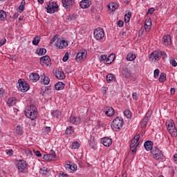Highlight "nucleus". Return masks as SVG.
Segmentation results:
<instances>
[{
	"mask_svg": "<svg viewBox=\"0 0 177 177\" xmlns=\"http://www.w3.org/2000/svg\"><path fill=\"white\" fill-rule=\"evenodd\" d=\"M101 143L104 145L106 147H109L111 146V143H113V140H111V138H104L101 140Z\"/></svg>",
	"mask_w": 177,
	"mask_h": 177,
	"instance_id": "6ab92c4d",
	"label": "nucleus"
},
{
	"mask_svg": "<svg viewBox=\"0 0 177 177\" xmlns=\"http://www.w3.org/2000/svg\"><path fill=\"white\" fill-rule=\"evenodd\" d=\"M166 127L167 128V131L171 135V136H177L176 128L175 127V123L174 120H169L166 122Z\"/></svg>",
	"mask_w": 177,
	"mask_h": 177,
	"instance_id": "20e7f679",
	"label": "nucleus"
},
{
	"mask_svg": "<svg viewBox=\"0 0 177 177\" xmlns=\"http://www.w3.org/2000/svg\"><path fill=\"white\" fill-rule=\"evenodd\" d=\"M80 148V142H74L72 144V149H79Z\"/></svg>",
	"mask_w": 177,
	"mask_h": 177,
	"instance_id": "a18cd8bd",
	"label": "nucleus"
},
{
	"mask_svg": "<svg viewBox=\"0 0 177 177\" xmlns=\"http://www.w3.org/2000/svg\"><path fill=\"white\" fill-rule=\"evenodd\" d=\"M160 57L165 59L167 57V53L164 51H154L149 55V60L154 63L160 60Z\"/></svg>",
	"mask_w": 177,
	"mask_h": 177,
	"instance_id": "7ed1b4c3",
	"label": "nucleus"
},
{
	"mask_svg": "<svg viewBox=\"0 0 177 177\" xmlns=\"http://www.w3.org/2000/svg\"><path fill=\"white\" fill-rule=\"evenodd\" d=\"M171 95H175V89L174 88H171L170 90Z\"/></svg>",
	"mask_w": 177,
	"mask_h": 177,
	"instance_id": "338daca9",
	"label": "nucleus"
},
{
	"mask_svg": "<svg viewBox=\"0 0 177 177\" xmlns=\"http://www.w3.org/2000/svg\"><path fill=\"white\" fill-rule=\"evenodd\" d=\"M124 115H125V117L127 118H131V117L132 115V113H131V111L127 109V110L124 111Z\"/></svg>",
	"mask_w": 177,
	"mask_h": 177,
	"instance_id": "c03bdc74",
	"label": "nucleus"
},
{
	"mask_svg": "<svg viewBox=\"0 0 177 177\" xmlns=\"http://www.w3.org/2000/svg\"><path fill=\"white\" fill-rule=\"evenodd\" d=\"M37 53H38L39 56H44V55H46V50L45 48H37Z\"/></svg>",
	"mask_w": 177,
	"mask_h": 177,
	"instance_id": "473e14b6",
	"label": "nucleus"
},
{
	"mask_svg": "<svg viewBox=\"0 0 177 177\" xmlns=\"http://www.w3.org/2000/svg\"><path fill=\"white\" fill-rule=\"evenodd\" d=\"M65 71H66V73L67 74H70V73H71V68H70V67H66V68H65Z\"/></svg>",
	"mask_w": 177,
	"mask_h": 177,
	"instance_id": "680f3d73",
	"label": "nucleus"
},
{
	"mask_svg": "<svg viewBox=\"0 0 177 177\" xmlns=\"http://www.w3.org/2000/svg\"><path fill=\"white\" fill-rule=\"evenodd\" d=\"M55 45L57 48H59V49H64V48L68 46V43L66 40L58 39L55 43Z\"/></svg>",
	"mask_w": 177,
	"mask_h": 177,
	"instance_id": "9b49d317",
	"label": "nucleus"
},
{
	"mask_svg": "<svg viewBox=\"0 0 177 177\" xmlns=\"http://www.w3.org/2000/svg\"><path fill=\"white\" fill-rule=\"evenodd\" d=\"M26 168L27 162H26V161L24 160H19L17 164V169H19V171L23 172V171H24V169H26Z\"/></svg>",
	"mask_w": 177,
	"mask_h": 177,
	"instance_id": "2eb2a0df",
	"label": "nucleus"
},
{
	"mask_svg": "<svg viewBox=\"0 0 177 177\" xmlns=\"http://www.w3.org/2000/svg\"><path fill=\"white\" fill-rule=\"evenodd\" d=\"M65 168L66 169H67V171H71V172H75V171H77V165H70L68 163H67L65 165Z\"/></svg>",
	"mask_w": 177,
	"mask_h": 177,
	"instance_id": "5701e85b",
	"label": "nucleus"
},
{
	"mask_svg": "<svg viewBox=\"0 0 177 177\" xmlns=\"http://www.w3.org/2000/svg\"><path fill=\"white\" fill-rule=\"evenodd\" d=\"M145 30L147 32H149L151 29V19H147L145 21Z\"/></svg>",
	"mask_w": 177,
	"mask_h": 177,
	"instance_id": "412c9836",
	"label": "nucleus"
},
{
	"mask_svg": "<svg viewBox=\"0 0 177 177\" xmlns=\"http://www.w3.org/2000/svg\"><path fill=\"white\" fill-rule=\"evenodd\" d=\"M118 26L119 27H124V21L120 20L118 22Z\"/></svg>",
	"mask_w": 177,
	"mask_h": 177,
	"instance_id": "052dcab7",
	"label": "nucleus"
},
{
	"mask_svg": "<svg viewBox=\"0 0 177 177\" xmlns=\"http://www.w3.org/2000/svg\"><path fill=\"white\" fill-rule=\"evenodd\" d=\"M6 19V12L4 10H0V21H3Z\"/></svg>",
	"mask_w": 177,
	"mask_h": 177,
	"instance_id": "72a5a7b5",
	"label": "nucleus"
},
{
	"mask_svg": "<svg viewBox=\"0 0 177 177\" xmlns=\"http://www.w3.org/2000/svg\"><path fill=\"white\" fill-rule=\"evenodd\" d=\"M17 135H23V128L20 126H17L16 129Z\"/></svg>",
	"mask_w": 177,
	"mask_h": 177,
	"instance_id": "37998d69",
	"label": "nucleus"
},
{
	"mask_svg": "<svg viewBox=\"0 0 177 177\" xmlns=\"http://www.w3.org/2000/svg\"><path fill=\"white\" fill-rule=\"evenodd\" d=\"M154 78H158V75H160V70L156 69L153 73Z\"/></svg>",
	"mask_w": 177,
	"mask_h": 177,
	"instance_id": "de8ad7c7",
	"label": "nucleus"
},
{
	"mask_svg": "<svg viewBox=\"0 0 177 177\" xmlns=\"http://www.w3.org/2000/svg\"><path fill=\"white\" fill-rule=\"evenodd\" d=\"M66 20H67L68 21H74V20H75V19H74V17H73V15H68V16L66 17Z\"/></svg>",
	"mask_w": 177,
	"mask_h": 177,
	"instance_id": "8fccbe9b",
	"label": "nucleus"
},
{
	"mask_svg": "<svg viewBox=\"0 0 177 177\" xmlns=\"http://www.w3.org/2000/svg\"><path fill=\"white\" fill-rule=\"evenodd\" d=\"M163 44L165 45V46H168L169 45H171L172 44V40L171 39V35H166L163 37Z\"/></svg>",
	"mask_w": 177,
	"mask_h": 177,
	"instance_id": "a211bd4d",
	"label": "nucleus"
},
{
	"mask_svg": "<svg viewBox=\"0 0 177 177\" xmlns=\"http://www.w3.org/2000/svg\"><path fill=\"white\" fill-rule=\"evenodd\" d=\"M122 75L124 78H131V77H132V73L131 72V70L128 69V68H123Z\"/></svg>",
	"mask_w": 177,
	"mask_h": 177,
	"instance_id": "f3484780",
	"label": "nucleus"
},
{
	"mask_svg": "<svg viewBox=\"0 0 177 177\" xmlns=\"http://www.w3.org/2000/svg\"><path fill=\"white\" fill-rule=\"evenodd\" d=\"M140 138V136L139 134H137L135 136V137L133 138V140H135L136 142H139V139Z\"/></svg>",
	"mask_w": 177,
	"mask_h": 177,
	"instance_id": "6e6d98bb",
	"label": "nucleus"
},
{
	"mask_svg": "<svg viewBox=\"0 0 177 177\" xmlns=\"http://www.w3.org/2000/svg\"><path fill=\"white\" fill-rule=\"evenodd\" d=\"M75 2V0H62V4L65 9H70Z\"/></svg>",
	"mask_w": 177,
	"mask_h": 177,
	"instance_id": "4468645a",
	"label": "nucleus"
},
{
	"mask_svg": "<svg viewBox=\"0 0 177 177\" xmlns=\"http://www.w3.org/2000/svg\"><path fill=\"white\" fill-rule=\"evenodd\" d=\"M80 5L82 9H88V8L92 5V1L89 0H82Z\"/></svg>",
	"mask_w": 177,
	"mask_h": 177,
	"instance_id": "dca6fc26",
	"label": "nucleus"
},
{
	"mask_svg": "<svg viewBox=\"0 0 177 177\" xmlns=\"http://www.w3.org/2000/svg\"><path fill=\"white\" fill-rule=\"evenodd\" d=\"M166 80H167V75L164 73H162L158 79L159 82H165Z\"/></svg>",
	"mask_w": 177,
	"mask_h": 177,
	"instance_id": "e433bc0d",
	"label": "nucleus"
},
{
	"mask_svg": "<svg viewBox=\"0 0 177 177\" xmlns=\"http://www.w3.org/2000/svg\"><path fill=\"white\" fill-rule=\"evenodd\" d=\"M132 97H133V99L134 100H138V93H133Z\"/></svg>",
	"mask_w": 177,
	"mask_h": 177,
	"instance_id": "bf43d9fd",
	"label": "nucleus"
},
{
	"mask_svg": "<svg viewBox=\"0 0 177 177\" xmlns=\"http://www.w3.org/2000/svg\"><path fill=\"white\" fill-rule=\"evenodd\" d=\"M170 64H171V66H173V67H176V66H177V63L175 59H171L170 61Z\"/></svg>",
	"mask_w": 177,
	"mask_h": 177,
	"instance_id": "5fc2aeb1",
	"label": "nucleus"
},
{
	"mask_svg": "<svg viewBox=\"0 0 177 177\" xmlns=\"http://www.w3.org/2000/svg\"><path fill=\"white\" fill-rule=\"evenodd\" d=\"M64 86H66V84L62 82H59L55 85L56 91H62L64 89Z\"/></svg>",
	"mask_w": 177,
	"mask_h": 177,
	"instance_id": "cd10ccee",
	"label": "nucleus"
},
{
	"mask_svg": "<svg viewBox=\"0 0 177 177\" xmlns=\"http://www.w3.org/2000/svg\"><path fill=\"white\" fill-rule=\"evenodd\" d=\"M39 41H41V38L38 36L35 37L32 40L33 45H38V44H39Z\"/></svg>",
	"mask_w": 177,
	"mask_h": 177,
	"instance_id": "a19ab883",
	"label": "nucleus"
},
{
	"mask_svg": "<svg viewBox=\"0 0 177 177\" xmlns=\"http://www.w3.org/2000/svg\"><path fill=\"white\" fill-rule=\"evenodd\" d=\"M115 59V55L113 53L111 54L106 59L105 64H111Z\"/></svg>",
	"mask_w": 177,
	"mask_h": 177,
	"instance_id": "bb28decb",
	"label": "nucleus"
},
{
	"mask_svg": "<svg viewBox=\"0 0 177 177\" xmlns=\"http://www.w3.org/2000/svg\"><path fill=\"white\" fill-rule=\"evenodd\" d=\"M39 173L42 176L46 177L48 176L49 175V171H48V168L46 167H43L39 169Z\"/></svg>",
	"mask_w": 177,
	"mask_h": 177,
	"instance_id": "c756f323",
	"label": "nucleus"
},
{
	"mask_svg": "<svg viewBox=\"0 0 177 177\" xmlns=\"http://www.w3.org/2000/svg\"><path fill=\"white\" fill-rule=\"evenodd\" d=\"M43 158L46 161H53L56 158V153H55V152H52V153L44 155Z\"/></svg>",
	"mask_w": 177,
	"mask_h": 177,
	"instance_id": "aec40b11",
	"label": "nucleus"
},
{
	"mask_svg": "<svg viewBox=\"0 0 177 177\" xmlns=\"http://www.w3.org/2000/svg\"><path fill=\"white\" fill-rule=\"evenodd\" d=\"M57 8H59L57 3L55 2L50 3L47 6V12L48 13H55L57 10Z\"/></svg>",
	"mask_w": 177,
	"mask_h": 177,
	"instance_id": "ddd939ff",
	"label": "nucleus"
},
{
	"mask_svg": "<svg viewBox=\"0 0 177 177\" xmlns=\"http://www.w3.org/2000/svg\"><path fill=\"white\" fill-rule=\"evenodd\" d=\"M40 64L43 67H48V66H50L51 62H50V58L49 57V56L46 55V56L41 57L40 58Z\"/></svg>",
	"mask_w": 177,
	"mask_h": 177,
	"instance_id": "9d476101",
	"label": "nucleus"
},
{
	"mask_svg": "<svg viewBox=\"0 0 177 177\" xmlns=\"http://www.w3.org/2000/svg\"><path fill=\"white\" fill-rule=\"evenodd\" d=\"M70 122L71 124H75L77 125V124H80L81 123V118H76L75 116L71 115L69 119Z\"/></svg>",
	"mask_w": 177,
	"mask_h": 177,
	"instance_id": "b1692460",
	"label": "nucleus"
},
{
	"mask_svg": "<svg viewBox=\"0 0 177 177\" xmlns=\"http://www.w3.org/2000/svg\"><path fill=\"white\" fill-rule=\"evenodd\" d=\"M72 16L73 17V19H75V20H77V19H78V15L77 14H74Z\"/></svg>",
	"mask_w": 177,
	"mask_h": 177,
	"instance_id": "774afa93",
	"label": "nucleus"
},
{
	"mask_svg": "<svg viewBox=\"0 0 177 177\" xmlns=\"http://www.w3.org/2000/svg\"><path fill=\"white\" fill-rule=\"evenodd\" d=\"M154 10H156V9H154V8H149L148 10L147 13H149V15H153V13H154Z\"/></svg>",
	"mask_w": 177,
	"mask_h": 177,
	"instance_id": "4d7b16f0",
	"label": "nucleus"
},
{
	"mask_svg": "<svg viewBox=\"0 0 177 177\" xmlns=\"http://www.w3.org/2000/svg\"><path fill=\"white\" fill-rule=\"evenodd\" d=\"M29 78L32 82H37L39 80V75L32 73L30 75Z\"/></svg>",
	"mask_w": 177,
	"mask_h": 177,
	"instance_id": "a878e982",
	"label": "nucleus"
},
{
	"mask_svg": "<svg viewBox=\"0 0 177 177\" xmlns=\"http://www.w3.org/2000/svg\"><path fill=\"white\" fill-rule=\"evenodd\" d=\"M62 60H63V62H67V60H68V53H66Z\"/></svg>",
	"mask_w": 177,
	"mask_h": 177,
	"instance_id": "864d4df0",
	"label": "nucleus"
},
{
	"mask_svg": "<svg viewBox=\"0 0 177 177\" xmlns=\"http://www.w3.org/2000/svg\"><path fill=\"white\" fill-rule=\"evenodd\" d=\"M131 16H132V12H129L128 14L124 15V21L128 23L131 20Z\"/></svg>",
	"mask_w": 177,
	"mask_h": 177,
	"instance_id": "58836bf2",
	"label": "nucleus"
},
{
	"mask_svg": "<svg viewBox=\"0 0 177 177\" xmlns=\"http://www.w3.org/2000/svg\"><path fill=\"white\" fill-rule=\"evenodd\" d=\"M136 143H138L137 141H136L135 140H131V144H130V149L131 151H132V153H136L137 149H136Z\"/></svg>",
	"mask_w": 177,
	"mask_h": 177,
	"instance_id": "c85d7f7f",
	"label": "nucleus"
},
{
	"mask_svg": "<svg viewBox=\"0 0 177 177\" xmlns=\"http://www.w3.org/2000/svg\"><path fill=\"white\" fill-rule=\"evenodd\" d=\"M53 73L57 80H64L66 78V75L62 68H55L53 70Z\"/></svg>",
	"mask_w": 177,
	"mask_h": 177,
	"instance_id": "0eeeda50",
	"label": "nucleus"
},
{
	"mask_svg": "<svg viewBox=\"0 0 177 177\" xmlns=\"http://www.w3.org/2000/svg\"><path fill=\"white\" fill-rule=\"evenodd\" d=\"M109 9H110V10H112V12H114V10H115V9H117V8H118V6H117V3H111L108 6Z\"/></svg>",
	"mask_w": 177,
	"mask_h": 177,
	"instance_id": "f704fd0d",
	"label": "nucleus"
},
{
	"mask_svg": "<svg viewBox=\"0 0 177 177\" xmlns=\"http://www.w3.org/2000/svg\"><path fill=\"white\" fill-rule=\"evenodd\" d=\"M94 38L97 39V41H100L104 38V30L101 28H97L93 32Z\"/></svg>",
	"mask_w": 177,
	"mask_h": 177,
	"instance_id": "423d86ee",
	"label": "nucleus"
},
{
	"mask_svg": "<svg viewBox=\"0 0 177 177\" xmlns=\"http://www.w3.org/2000/svg\"><path fill=\"white\" fill-rule=\"evenodd\" d=\"M144 147L147 151H150V150H153V142L151 141H146L144 144Z\"/></svg>",
	"mask_w": 177,
	"mask_h": 177,
	"instance_id": "4be33fe9",
	"label": "nucleus"
},
{
	"mask_svg": "<svg viewBox=\"0 0 177 177\" xmlns=\"http://www.w3.org/2000/svg\"><path fill=\"white\" fill-rule=\"evenodd\" d=\"M5 44H6V39H4L0 41V46L5 45Z\"/></svg>",
	"mask_w": 177,
	"mask_h": 177,
	"instance_id": "69168bd1",
	"label": "nucleus"
},
{
	"mask_svg": "<svg viewBox=\"0 0 177 177\" xmlns=\"http://www.w3.org/2000/svg\"><path fill=\"white\" fill-rule=\"evenodd\" d=\"M42 80H43V84L44 85H48L49 82H50V79L48 76H44L42 77Z\"/></svg>",
	"mask_w": 177,
	"mask_h": 177,
	"instance_id": "ea45409f",
	"label": "nucleus"
},
{
	"mask_svg": "<svg viewBox=\"0 0 177 177\" xmlns=\"http://www.w3.org/2000/svg\"><path fill=\"white\" fill-rule=\"evenodd\" d=\"M35 156H37V157H42V154L41 153V152H39V151H37L35 152Z\"/></svg>",
	"mask_w": 177,
	"mask_h": 177,
	"instance_id": "0e129e2a",
	"label": "nucleus"
},
{
	"mask_svg": "<svg viewBox=\"0 0 177 177\" xmlns=\"http://www.w3.org/2000/svg\"><path fill=\"white\" fill-rule=\"evenodd\" d=\"M18 84V89L21 91V92H27V91L30 89V84H28L27 82L21 81V79L19 80Z\"/></svg>",
	"mask_w": 177,
	"mask_h": 177,
	"instance_id": "6e6552de",
	"label": "nucleus"
},
{
	"mask_svg": "<svg viewBox=\"0 0 177 177\" xmlns=\"http://www.w3.org/2000/svg\"><path fill=\"white\" fill-rule=\"evenodd\" d=\"M87 55H88V52L86 51V50L85 49L80 50L77 54L75 59L77 62H81L82 60H85V59H86Z\"/></svg>",
	"mask_w": 177,
	"mask_h": 177,
	"instance_id": "1a4fd4ad",
	"label": "nucleus"
},
{
	"mask_svg": "<svg viewBox=\"0 0 177 177\" xmlns=\"http://www.w3.org/2000/svg\"><path fill=\"white\" fill-rule=\"evenodd\" d=\"M7 104L9 106V107H11V106H15L16 104V98H9L7 101Z\"/></svg>",
	"mask_w": 177,
	"mask_h": 177,
	"instance_id": "7c9ffc66",
	"label": "nucleus"
},
{
	"mask_svg": "<svg viewBox=\"0 0 177 177\" xmlns=\"http://www.w3.org/2000/svg\"><path fill=\"white\" fill-rule=\"evenodd\" d=\"M106 59H107V55H101V56H100V60H101V62H103V60H106Z\"/></svg>",
	"mask_w": 177,
	"mask_h": 177,
	"instance_id": "e2e57ef3",
	"label": "nucleus"
},
{
	"mask_svg": "<svg viewBox=\"0 0 177 177\" xmlns=\"http://www.w3.org/2000/svg\"><path fill=\"white\" fill-rule=\"evenodd\" d=\"M124 125V120L122 118H115L112 123H111V128L115 132H118L120 129H122V127Z\"/></svg>",
	"mask_w": 177,
	"mask_h": 177,
	"instance_id": "f03ea898",
	"label": "nucleus"
},
{
	"mask_svg": "<svg viewBox=\"0 0 177 177\" xmlns=\"http://www.w3.org/2000/svg\"><path fill=\"white\" fill-rule=\"evenodd\" d=\"M103 111L105 112V114L106 115H107V117H113V115L115 114V111L114 110V108L109 106H104Z\"/></svg>",
	"mask_w": 177,
	"mask_h": 177,
	"instance_id": "f8f14e48",
	"label": "nucleus"
},
{
	"mask_svg": "<svg viewBox=\"0 0 177 177\" xmlns=\"http://www.w3.org/2000/svg\"><path fill=\"white\" fill-rule=\"evenodd\" d=\"M74 132V128L73 127H69L66 130V135H71Z\"/></svg>",
	"mask_w": 177,
	"mask_h": 177,
	"instance_id": "79ce46f5",
	"label": "nucleus"
},
{
	"mask_svg": "<svg viewBox=\"0 0 177 177\" xmlns=\"http://www.w3.org/2000/svg\"><path fill=\"white\" fill-rule=\"evenodd\" d=\"M59 39V37L57 36V35H56L55 36H54L53 37V39L50 40V45H52V44H53L54 42H57V40Z\"/></svg>",
	"mask_w": 177,
	"mask_h": 177,
	"instance_id": "49530a36",
	"label": "nucleus"
},
{
	"mask_svg": "<svg viewBox=\"0 0 177 177\" xmlns=\"http://www.w3.org/2000/svg\"><path fill=\"white\" fill-rule=\"evenodd\" d=\"M5 95V90L3 88H0V97H3Z\"/></svg>",
	"mask_w": 177,
	"mask_h": 177,
	"instance_id": "603ef678",
	"label": "nucleus"
},
{
	"mask_svg": "<svg viewBox=\"0 0 177 177\" xmlns=\"http://www.w3.org/2000/svg\"><path fill=\"white\" fill-rule=\"evenodd\" d=\"M51 115H53V117H56V118H60L62 112L59 111H54L51 113Z\"/></svg>",
	"mask_w": 177,
	"mask_h": 177,
	"instance_id": "c9c22d12",
	"label": "nucleus"
},
{
	"mask_svg": "<svg viewBox=\"0 0 177 177\" xmlns=\"http://www.w3.org/2000/svg\"><path fill=\"white\" fill-rule=\"evenodd\" d=\"M24 5H26V1H24V0H23L21 2V5L19 7V10H21V12H23V10H24Z\"/></svg>",
	"mask_w": 177,
	"mask_h": 177,
	"instance_id": "09e8293b",
	"label": "nucleus"
},
{
	"mask_svg": "<svg viewBox=\"0 0 177 177\" xmlns=\"http://www.w3.org/2000/svg\"><path fill=\"white\" fill-rule=\"evenodd\" d=\"M136 59V55L133 53H130L127 55V60L129 62H132Z\"/></svg>",
	"mask_w": 177,
	"mask_h": 177,
	"instance_id": "2f4dec72",
	"label": "nucleus"
},
{
	"mask_svg": "<svg viewBox=\"0 0 177 177\" xmlns=\"http://www.w3.org/2000/svg\"><path fill=\"white\" fill-rule=\"evenodd\" d=\"M44 132H45V133H49V132H50V127H45Z\"/></svg>",
	"mask_w": 177,
	"mask_h": 177,
	"instance_id": "13d9d810",
	"label": "nucleus"
},
{
	"mask_svg": "<svg viewBox=\"0 0 177 177\" xmlns=\"http://www.w3.org/2000/svg\"><path fill=\"white\" fill-rule=\"evenodd\" d=\"M151 153L155 158V160H162L164 158V155L162 154V151L158 149V147H155L151 151Z\"/></svg>",
	"mask_w": 177,
	"mask_h": 177,
	"instance_id": "39448f33",
	"label": "nucleus"
},
{
	"mask_svg": "<svg viewBox=\"0 0 177 177\" xmlns=\"http://www.w3.org/2000/svg\"><path fill=\"white\" fill-rule=\"evenodd\" d=\"M6 153L8 154V156H13V149L6 150Z\"/></svg>",
	"mask_w": 177,
	"mask_h": 177,
	"instance_id": "3c124183",
	"label": "nucleus"
},
{
	"mask_svg": "<svg viewBox=\"0 0 177 177\" xmlns=\"http://www.w3.org/2000/svg\"><path fill=\"white\" fill-rule=\"evenodd\" d=\"M115 77L114 75L109 73L106 75V81L110 84L113 80H114Z\"/></svg>",
	"mask_w": 177,
	"mask_h": 177,
	"instance_id": "4c0bfd02",
	"label": "nucleus"
},
{
	"mask_svg": "<svg viewBox=\"0 0 177 177\" xmlns=\"http://www.w3.org/2000/svg\"><path fill=\"white\" fill-rule=\"evenodd\" d=\"M149 120H150V115H149V113H147L146 116L143 118L142 121L141 122V128H145V127L147 125Z\"/></svg>",
	"mask_w": 177,
	"mask_h": 177,
	"instance_id": "393cba45",
	"label": "nucleus"
},
{
	"mask_svg": "<svg viewBox=\"0 0 177 177\" xmlns=\"http://www.w3.org/2000/svg\"><path fill=\"white\" fill-rule=\"evenodd\" d=\"M37 106L35 105H30L27 106L25 110V115L27 118H30L32 121H34L35 118H37Z\"/></svg>",
	"mask_w": 177,
	"mask_h": 177,
	"instance_id": "f257e3e1",
	"label": "nucleus"
}]
</instances>
